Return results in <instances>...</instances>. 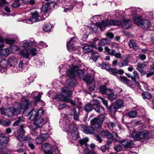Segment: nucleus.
Returning a JSON list of instances; mask_svg holds the SVG:
<instances>
[{"mask_svg":"<svg viewBox=\"0 0 154 154\" xmlns=\"http://www.w3.org/2000/svg\"><path fill=\"white\" fill-rule=\"evenodd\" d=\"M104 49L108 55L114 56L117 58H121L122 57L121 53L120 52H116V50L115 49H110L106 46L105 47Z\"/></svg>","mask_w":154,"mask_h":154,"instance_id":"nucleus-10","label":"nucleus"},{"mask_svg":"<svg viewBox=\"0 0 154 154\" xmlns=\"http://www.w3.org/2000/svg\"><path fill=\"white\" fill-rule=\"evenodd\" d=\"M116 123L111 121H108L105 123V127L108 128L111 130V128H113L116 126Z\"/></svg>","mask_w":154,"mask_h":154,"instance_id":"nucleus-42","label":"nucleus"},{"mask_svg":"<svg viewBox=\"0 0 154 154\" xmlns=\"http://www.w3.org/2000/svg\"><path fill=\"white\" fill-rule=\"evenodd\" d=\"M63 94L67 97H69L71 95V91L69 90L67 87H64L62 89Z\"/></svg>","mask_w":154,"mask_h":154,"instance_id":"nucleus-29","label":"nucleus"},{"mask_svg":"<svg viewBox=\"0 0 154 154\" xmlns=\"http://www.w3.org/2000/svg\"><path fill=\"white\" fill-rule=\"evenodd\" d=\"M107 89L105 85H102L100 86L99 88V90L102 94H104Z\"/></svg>","mask_w":154,"mask_h":154,"instance_id":"nucleus-57","label":"nucleus"},{"mask_svg":"<svg viewBox=\"0 0 154 154\" xmlns=\"http://www.w3.org/2000/svg\"><path fill=\"white\" fill-rule=\"evenodd\" d=\"M48 134H42L37 137L35 140L38 144H41L44 142L48 138Z\"/></svg>","mask_w":154,"mask_h":154,"instance_id":"nucleus-15","label":"nucleus"},{"mask_svg":"<svg viewBox=\"0 0 154 154\" xmlns=\"http://www.w3.org/2000/svg\"><path fill=\"white\" fill-rule=\"evenodd\" d=\"M42 149L45 153L51 154V147L48 143H45L43 144L42 146Z\"/></svg>","mask_w":154,"mask_h":154,"instance_id":"nucleus-19","label":"nucleus"},{"mask_svg":"<svg viewBox=\"0 0 154 154\" xmlns=\"http://www.w3.org/2000/svg\"><path fill=\"white\" fill-rule=\"evenodd\" d=\"M2 46L1 44V56L7 57L9 54L10 51L8 48L2 49Z\"/></svg>","mask_w":154,"mask_h":154,"instance_id":"nucleus-28","label":"nucleus"},{"mask_svg":"<svg viewBox=\"0 0 154 154\" xmlns=\"http://www.w3.org/2000/svg\"><path fill=\"white\" fill-rule=\"evenodd\" d=\"M131 23L130 20L124 19L122 22L121 21V25L123 28L127 29L131 27Z\"/></svg>","mask_w":154,"mask_h":154,"instance_id":"nucleus-18","label":"nucleus"},{"mask_svg":"<svg viewBox=\"0 0 154 154\" xmlns=\"http://www.w3.org/2000/svg\"><path fill=\"white\" fill-rule=\"evenodd\" d=\"M33 140L29 135L23 137V142L29 143L33 141Z\"/></svg>","mask_w":154,"mask_h":154,"instance_id":"nucleus-50","label":"nucleus"},{"mask_svg":"<svg viewBox=\"0 0 154 154\" xmlns=\"http://www.w3.org/2000/svg\"><path fill=\"white\" fill-rule=\"evenodd\" d=\"M109 114L112 117H113L118 109L115 105H112L109 106V107L107 108Z\"/></svg>","mask_w":154,"mask_h":154,"instance_id":"nucleus-22","label":"nucleus"},{"mask_svg":"<svg viewBox=\"0 0 154 154\" xmlns=\"http://www.w3.org/2000/svg\"><path fill=\"white\" fill-rule=\"evenodd\" d=\"M100 102L98 100H94L92 103H89L86 105L84 107L85 110L87 112L91 111L94 108V106L99 104Z\"/></svg>","mask_w":154,"mask_h":154,"instance_id":"nucleus-12","label":"nucleus"},{"mask_svg":"<svg viewBox=\"0 0 154 154\" xmlns=\"http://www.w3.org/2000/svg\"><path fill=\"white\" fill-rule=\"evenodd\" d=\"M101 66L102 69H105L108 70L110 66L109 65L103 62L101 64Z\"/></svg>","mask_w":154,"mask_h":154,"instance_id":"nucleus-60","label":"nucleus"},{"mask_svg":"<svg viewBox=\"0 0 154 154\" xmlns=\"http://www.w3.org/2000/svg\"><path fill=\"white\" fill-rule=\"evenodd\" d=\"M75 73H83V71L77 69L75 70L73 69L66 71V76L69 77V78L67 79L66 83L71 87L75 86L77 83V81L75 79Z\"/></svg>","mask_w":154,"mask_h":154,"instance_id":"nucleus-6","label":"nucleus"},{"mask_svg":"<svg viewBox=\"0 0 154 154\" xmlns=\"http://www.w3.org/2000/svg\"><path fill=\"white\" fill-rule=\"evenodd\" d=\"M49 5V4L48 3H46L45 4L42 5L41 10L43 13L44 14L42 15V18L39 16L37 11H35L34 12H32L30 13V15H31L30 18H28L23 20V21L25 23L31 24L33 23L44 20L47 17L46 15H48L47 12L48 10Z\"/></svg>","mask_w":154,"mask_h":154,"instance_id":"nucleus-2","label":"nucleus"},{"mask_svg":"<svg viewBox=\"0 0 154 154\" xmlns=\"http://www.w3.org/2000/svg\"><path fill=\"white\" fill-rule=\"evenodd\" d=\"M115 105L118 109H120L124 106V102L122 100L119 99L116 101Z\"/></svg>","mask_w":154,"mask_h":154,"instance_id":"nucleus-33","label":"nucleus"},{"mask_svg":"<svg viewBox=\"0 0 154 154\" xmlns=\"http://www.w3.org/2000/svg\"><path fill=\"white\" fill-rule=\"evenodd\" d=\"M99 28L101 30L103 31L107 26H109L108 20H103L100 23H97Z\"/></svg>","mask_w":154,"mask_h":154,"instance_id":"nucleus-20","label":"nucleus"},{"mask_svg":"<svg viewBox=\"0 0 154 154\" xmlns=\"http://www.w3.org/2000/svg\"><path fill=\"white\" fill-rule=\"evenodd\" d=\"M37 50L33 48H31L30 50V55H31L32 57L35 56L37 54Z\"/></svg>","mask_w":154,"mask_h":154,"instance_id":"nucleus-54","label":"nucleus"},{"mask_svg":"<svg viewBox=\"0 0 154 154\" xmlns=\"http://www.w3.org/2000/svg\"><path fill=\"white\" fill-rule=\"evenodd\" d=\"M120 143L125 148L132 147L134 145L132 141L127 139L122 140Z\"/></svg>","mask_w":154,"mask_h":154,"instance_id":"nucleus-21","label":"nucleus"},{"mask_svg":"<svg viewBox=\"0 0 154 154\" xmlns=\"http://www.w3.org/2000/svg\"><path fill=\"white\" fill-rule=\"evenodd\" d=\"M105 118V116L103 115L97 116L91 121V127L82 125L81 130L87 134H93L98 132L101 127Z\"/></svg>","mask_w":154,"mask_h":154,"instance_id":"nucleus-1","label":"nucleus"},{"mask_svg":"<svg viewBox=\"0 0 154 154\" xmlns=\"http://www.w3.org/2000/svg\"><path fill=\"white\" fill-rule=\"evenodd\" d=\"M61 116L65 118L64 120L66 123V125L69 128L68 130L69 131L68 134V137L71 140H75L79 138L76 130L77 128L75 125L72 124V122L70 120V118L67 115L64 114H62Z\"/></svg>","mask_w":154,"mask_h":154,"instance_id":"nucleus-4","label":"nucleus"},{"mask_svg":"<svg viewBox=\"0 0 154 154\" xmlns=\"http://www.w3.org/2000/svg\"><path fill=\"white\" fill-rule=\"evenodd\" d=\"M109 41L107 38H103L98 43V46H104L106 45H109Z\"/></svg>","mask_w":154,"mask_h":154,"instance_id":"nucleus-35","label":"nucleus"},{"mask_svg":"<svg viewBox=\"0 0 154 154\" xmlns=\"http://www.w3.org/2000/svg\"><path fill=\"white\" fill-rule=\"evenodd\" d=\"M11 123L10 121L8 120L5 119H3L2 120L1 119V124L5 126H9Z\"/></svg>","mask_w":154,"mask_h":154,"instance_id":"nucleus-43","label":"nucleus"},{"mask_svg":"<svg viewBox=\"0 0 154 154\" xmlns=\"http://www.w3.org/2000/svg\"><path fill=\"white\" fill-rule=\"evenodd\" d=\"M139 24V26L143 29L149 28L151 25L150 22L148 20H141L140 24Z\"/></svg>","mask_w":154,"mask_h":154,"instance_id":"nucleus-16","label":"nucleus"},{"mask_svg":"<svg viewBox=\"0 0 154 154\" xmlns=\"http://www.w3.org/2000/svg\"><path fill=\"white\" fill-rule=\"evenodd\" d=\"M118 44L116 43L115 42H109L108 45L112 48H117L118 46Z\"/></svg>","mask_w":154,"mask_h":154,"instance_id":"nucleus-58","label":"nucleus"},{"mask_svg":"<svg viewBox=\"0 0 154 154\" xmlns=\"http://www.w3.org/2000/svg\"><path fill=\"white\" fill-rule=\"evenodd\" d=\"M31 43L30 42H25L23 44V47L24 48V49H29V46H30Z\"/></svg>","mask_w":154,"mask_h":154,"instance_id":"nucleus-55","label":"nucleus"},{"mask_svg":"<svg viewBox=\"0 0 154 154\" xmlns=\"http://www.w3.org/2000/svg\"><path fill=\"white\" fill-rule=\"evenodd\" d=\"M111 135L112 136L111 137H112V139H113L117 141H119L120 142L121 141L120 138L116 132H112V134H111Z\"/></svg>","mask_w":154,"mask_h":154,"instance_id":"nucleus-48","label":"nucleus"},{"mask_svg":"<svg viewBox=\"0 0 154 154\" xmlns=\"http://www.w3.org/2000/svg\"><path fill=\"white\" fill-rule=\"evenodd\" d=\"M132 131V137L135 140L139 141L144 139H149V132L147 130L138 132L134 130Z\"/></svg>","mask_w":154,"mask_h":154,"instance_id":"nucleus-7","label":"nucleus"},{"mask_svg":"<svg viewBox=\"0 0 154 154\" xmlns=\"http://www.w3.org/2000/svg\"><path fill=\"white\" fill-rule=\"evenodd\" d=\"M128 45L130 48H133L136 51L140 49L139 46L133 40H130L129 42Z\"/></svg>","mask_w":154,"mask_h":154,"instance_id":"nucleus-23","label":"nucleus"},{"mask_svg":"<svg viewBox=\"0 0 154 154\" xmlns=\"http://www.w3.org/2000/svg\"><path fill=\"white\" fill-rule=\"evenodd\" d=\"M100 135L103 137H107V138H110L112 136L111 133L107 131H101L100 134Z\"/></svg>","mask_w":154,"mask_h":154,"instance_id":"nucleus-27","label":"nucleus"},{"mask_svg":"<svg viewBox=\"0 0 154 154\" xmlns=\"http://www.w3.org/2000/svg\"><path fill=\"white\" fill-rule=\"evenodd\" d=\"M88 141V139L87 138L80 140H79L80 143L82 146L84 145L86 148L88 147V145L87 143Z\"/></svg>","mask_w":154,"mask_h":154,"instance_id":"nucleus-46","label":"nucleus"},{"mask_svg":"<svg viewBox=\"0 0 154 154\" xmlns=\"http://www.w3.org/2000/svg\"><path fill=\"white\" fill-rule=\"evenodd\" d=\"M133 20L135 23L139 26V24H140L141 22L142 18L141 17L139 16H137L136 17H133Z\"/></svg>","mask_w":154,"mask_h":154,"instance_id":"nucleus-41","label":"nucleus"},{"mask_svg":"<svg viewBox=\"0 0 154 154\" xmlns=\"http://www.w3.org/2000/svg\"><path fill=\"white\" fill-rule=\"evenodd\" d=\"M112 91L111 89H107V90L106 91L104 94H106L107 96V97H108L110 94H112Z\"/></svg>","mask_w":154,"mask_h":154,"instance_id":"nucleus-64","label":"nucleus"},{"mask_svg":"<svg viewBox=\"0 0 154 154\" xmlns=\"http://www.w3.org/2000/svg\"><path fill=\"white\" fill-rule=\"evenodd\" d=\"M20 55L23 58L30 60V54L28 49H23L20 52Z\"/></svg>","mask_w":154,"mask_h":154,"instance_id":"nucleus-17","label":"nucleus"},{"mask_svg":"<svg viewBox=\"0 0 154 154\" xmlns=\"http://www.w3.org/2000/svg\"><path fill=\"white\" fill-rule=\"evenodd\" d=\"M109 26L110 25H120L121 24V21L117 20H112L109 21Z\"/></svg>","mask_w":154,"mask_h":154,"instance_id":"nucleus-40","label":"nucleus"},{"mask_svg":"<svg viewBox=\"0 0 154 154\" xmlns=\"http://www.w3.org/2000/svg\"><path fill=\"white\" fill-rule=\"evenodd\" d=\"M76 38L75 37L72 38L67 44V48L69 50L73 48V45L76 42Z\"/></svg>","mask_w":154,"mask_h":154,"instance_id":"nucleus-24","label":"nucleus"},{"mask_svg":"<svg viewBox=\"0 0 154 154\" xmlns=\"http://www.w3.org/2000/svg\"><path fill=\"white\" fill-rule=\"evenodd\" d=\"M129 63V61L127 59H125L121 60L120 62L118 63L119 66L120 67H122L128 66Z\"/></svg>","mask_w":154,"mask_h":154,"instance_id":"nucleus-37","label":"nucleus"},{"mask_svg":"<svg viewBox=\"0 0 154 154\" xmlns=\"http://www.w3.org/2000/svg\"><path fill=\"white\" fill-rule=\"evenodd\" d=\"M12 105L13 107L10 109H4L3 108L1 109V112L2 114L11 117L14 115H18L20 114V108L19 103L15 102Z\"/></svg>","mask_w":154,"mask_h":154,"instance_id":"nucleus-5","label":"nucleus"},{"mask_svg":"<svg viewBox=\"0 0 154 154\" xmlns=\"http://www.w3.org/2000/svg\"><path fill=\"white\" fill-rule=\"evenodd\" d=\"M9 137L3 134H1V149H4L6 146L9 140Z\"/></svg>","mask_w":154,"mask_h":154,"instance_id":"nucleus-13","label":"nucleus"},{"mask_svg":"<svg viewBox=\"0 0 154 154\" xmlns=\"http://www.w3.org/2000/svg\"><path fill=\"white\" fill-rule=\"evenodd\" d=\"M92 46L89 45L85 46L82 48L83 51L85 53H88L91 52L93 50Z\"/></svg>","mask_w":154,"mask_h":154,"instance_id":"nucleus-30","label":"nucleus"},{"mask_svg":"<svg viewBox=\"0 0 154 154\" xmlns=\"http://www.w3.org/2000/svg\"><path fill=\"white\" fill-rule=\"evenodd\" d=\"M128 115L129 117L134 118L137 116V112L136 111L134 110L129 112Z\"/></svg>","mask_w":154,"mask_h":154,"instance_id":"nucleus-49","label":"nucleus"},{"mask_svg":"<svg viewBox=\"0 0 154 154\" xmlns=\"http://www.w3.org/2000/svg\"><path fill=\"white\" fill-rule=\"evenodd\" d=\"M100 57V55L97 51H93L92 52L91 58L94 61H96Z\"/></svg>","mask_w":154,"mask_h":154,"instance_id":"nucleus-34","label":"nucleus"},{"mask_svg":"<svg viewBox=\"0 0 154 154\" xmlns=\"http://www.w3.org/2000/svg\"><path fill=\"white\" fill-rule=\"evenodd\" d=\"M4 42L6 44L13 45L14 43L15 40L11 38L4 39L1 36V44H3Z\"/></svg>","mask_w":154,"mask_h":154,"instance_id":"nucleus-26","label":"nucleus"},{"mask_svg":"<svg viewBox=\"0 0 154 154\" xmlns=\"http://www.w3.org/2000/svg\"><path fill=\"white\" fill-rule=\"evenodd\" d=\"M114 148L115 150L118 152L120 151L122 149V146L121 144L116 145L114 146Z\"/></svg>","mask_w":154,"mask_h":154,"instance_id":"nucleus-56","label":"nucleus"},{"mask_svg":"<svg viewBox=\"0 0 154 154\" xmlns=\"http://www.w3.org/2000/svg\"><path fill=\"white\" fill-rule=\"evenodd\" d=\"M83 79L86 82L87 87L90 91H94L95 87L94 79L89 75H86Z\"/></svg>","mask_w":154,"mask_h":154,"instance_id":"nucleus-8","label":"nucleus"},{"mask_svg":"<svg viewBox=\"0 0 154 154\" xmlns=\"http://www.w3.org/2000/svg\"><path fill=\"white\" fill-rule=\"evenodd\" d=\"M23 109L24 110L23 112V114L25 116H27L29 115H30V116L29 117L31 116V115L32 114V111H36L34 109H32L29 112L27 111V109Z\"/></svg>","mask_w":154,"mask_h":154,"instance_id":"nucleus-52","label":"nucleus"},{"mask_svg":"<svg viewBox=\"0 0 154 154\" xmlns=\"http://www.w3.org/2000/svg\"><path fill=\"white\" fill-rule=\"evenodd\" d=\"M23 137L20 135V134L17 136V138L18 140H19L21 142H23Z\"/></svg>","mask_w":154,"mask_h":154,"instance_id":"nucleus-63","label":"nucleus"},{"mask_svg":"<svg viewBox=\"0 0 154 154\" xmlns=\"http://www.w3.org/2000/svg\"><path fill=\"white\" fill-rule=\"evenodd\" d=\"M36 95V96H35V97L34 98L35 99V101H39L40 100V98L41 96L39 94V93L38 92H33L32 93V95L33 96H34V95Z\"/></svg>","mask_w":154,"mask_h":154,"instance_id":"nucleus-44","label":"nucleus"},{"mask_svg":"<svg viewBox=\"0 0 154 154\" xmlns=\"http://www.w3.org/2000/svg\"><path fill=\"white\" fill-rule=\"evenodd\" d=\"M71 115L73 116L74 120H79V114L76 112L75 108H73L71 110Z\"/></svg>","mask_w":154,"mask_h":154,"instance_id":"nucleus-38","label":"nucleus"},{"mask_svg":"<svg viewBox=\"0 0 154 154\" xmlns=\"http://www.w3.org/2000/svg\"><path fill=\"white\" fill-rule=\"evenodd\" d=\"M130 82V83H128L127 85L131 88H135L136 87H139L138 85H139V83L137 81H135L133 82L131 80V82Z\"/></svg>","mask_w":154,"mask_h":154,"instance_id":"nucleus-39","label":"nucleus"},{"mask_svg":"<svg viewBox=\"0 0 154 154\" xmlns=\"http://www.w3.org/2000/svg\"><path fill=\"white\" fill-rule=\"evenodd\" d=\"M141 9L139 8H136L135 7H132L131 8L127 9L125 10L126 12L127 10H129V11H131V15L133 17H136L138 16L140 13L141 11Z\"/></svg>","mask_w":154,"mask_h":154,"instance_id":"nucleus-14","label":"nucleus"},{"mask_svg":"<svg viewBox=\"0 0 154 154\" xmlns=\"http://www.w3.org/2000/svg\"><path fill=\"white\" fill-rule=\"evenodd\" d=\"M100 99L103 104L106 106V108H107L108 107V101L104 99L102 97H100Z\"/></svg>","mask_w":154,"mask_h":154,"instance_id":"nucleus-62","label":"nucleus"},{"mask_svg":"<svg viewBox=\"0 0 154 154\" xmlns=\"http://www.w3.org/2000/svg\"><path fill=\"white\" fill-rule=\"evenodd\" d=\"M106 35L107 37L111 39H113L114 37V34L110 32H107Z\"/></svg>","mask_w":154,"mask_h":154,"instance_id":"nucleus-61","label":"nucleus"},{"mask_svg":"<svg viewBox=\"0 0 154 154\" xmlns=\"http://www.w3.org/2000/svg\"><path fill=\"white\" fill-rule=\"evenodd\" d=\"M18 59L14 56H11L8 61L3 60L1 63H3L4 65H3L2 68H6L8 65L11 66H14L17 63Z\"/></svg>","mask_w":154,"mask_h":154,"instance_id":"nucleus-9","label":"nucleus"},{"mask_svg":"<svg viewBox=\"0 0 154 154\" xmlns=\"http://www.w3.org/2000/svg\"><path fill=\"white\" fill-rule=\"evenodd\" d=\"M116 97L117 96L114 94L113 92H112V94L108 96V98L109 100L112 101L116 99Z\"/></svg>","mask_w":154,"mask_h":154,"instance_id":"nucleus-59","label":"nucleus"},{"mask_svg":"<svg viewBox=\"0 0 154 154\" xmlns=\"http://www.w3.org/2000/svg\"><path fill=\"white\" fill-rule=\"evenodd\" d=\"M19 105L21 110V109H28L31 106V104L26 98L24 97L21 99L20 104H19Z\"/></svg>","mask_w":154,"mask_h":154,"instance_id":"nucleus-11","label":"nucleus"},{"mask_svg":"<svg viewBox=\"0 0 154 154\" xmlns=\"http://www.w3.org/2000/svg\"><path fill=\"white\" fill-rule=\"evenodd\" d=\"M97 28L98 27L97 26L95 25H94L88 28L87 30H88V29L90 30L93 33H95L97 31Z\"/></svg>","mask_w":154,"mask_h":154,"instance_id":"nucleus-53","label":"nucleus"},{"mask_svg":"<svg viewBox=\"0 0 154 154\" xmlns=\"http://www.w3.org/2000/svg\"><path fill=\"white\" fill-rule=\"evenodd\" d=\"M94 109L97 112L103 114L104 113V109L102 106H97L94 108ZM102 115V114L101 115Z\"/></svg>","mask_w":154,"mask_h":154,"instance_id":"nucleus-32","label":"nucleus"},{"mask_svg":"<svg viewBox=\"0 0 154 154\" xmlns=\"http://www.w3.org/2000/svg\"><path fill=\"white\" fill-rule=\"evenodd\" d=\"M44 111L42 109H39L37 111H32L31 116L29 117V119L30 120L34 121L33 126L32 128L31 126L30 128L32 131H34L39 128L41 127L44 124V120L43 118L41 117L43 115Z\"/></svg>","mask_w":154,"mask_h":154,"instance_id":"nucleus-3","label":"nucleus"},{"mask_svg":"<svg viewBox=\"0 0 154 154\" xmlns=\"http://www.w3.org/2000/svg\"><path fill=\"white\" fill-rule=\"evenodd\" d=\"M110 74L115 75L117 78L118 75H117V69L114 68H109L108 70Z\"/></svg>","mask_w":154,"mask_h":154,"instance_id":"nucleus-45","label":"nucleus"},{"mask_svg":"<svg viewBox=\"0 0 154 154\" xmlns=\"http://www.w3.org/2000/svg\"><path fill=\"white\" fill-rule=\"evenodd\" d=\"M117 78L119 81L125 83L127 85L131 82V80L128 79L125 76H117Z\"/></svg>","mask_w":154,"mask_h":154,"instance_id":"nucleus-31","label":"nucleus"},{"mask_svg":"<svg viewBox=\"0 0 154 154\" xmlns=\"http://www.w3.org/2000/svg\"><path fill=\"white\" fill-rule=\"evenodd\" d=\"M26 65L24 64L23 61H20L18 65L19 69L21 71L24 70L26 68Z\"/></svg>","mask_w":154,"mask_h":154,"instance_id":"nucleus-51","label":"nucleus"},{"mask_svg":"<svg viewBox=\"0 0 154 154\" xmlns=\"http://www.w3.org/2000/svg\"><path fill=\"white\" fill-rule=\"evenodd\" d=\"M52 28V26L50 24H46L45 25L44 27L43 28V30L45 32H47L50 31Z\"/></svg>","mask_w":154,"mask_h":154,"instance_id":"nucleus-47","label":"nucleus"},{"mask_svg":"<svg viewBox=\"0 0 154 154\" xmlns=\"http://www.w3.org/2000/svg\"><path fill=\"white\" fill-rule=\"evenodd\" d=\"M148 63L147 62H144V63L141 62H138L137 63V67L136 69L138 71H140L145 68H146L147 66Z\"/></svg>","mask_w":154,"mask_h":154,"instance_id":"nucleus-25","label":"nucleus"},{"mask_svg":"<svg viewBox=\"0 0 154 154\" xmlns=\"http://www.w3.org/2000/svg\"><path fill=\"white\" fill-rule=\"evenodd\" d=\"M142 95L144 99H150L152 98V97L150 93L146 91H144L142 93Z\"/></svg>","mask_w":154,"mask_h":154,"instance_id":"nucleus-36","label":"nucleus"}]
</instances>
